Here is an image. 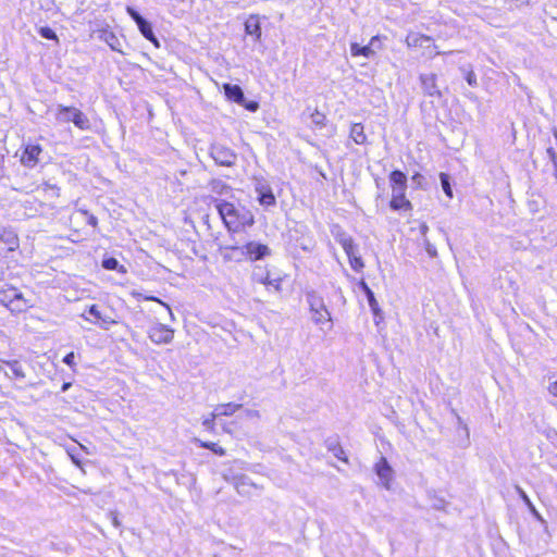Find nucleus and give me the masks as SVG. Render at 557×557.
Masks as SVG:
<instances>
[{"instance_id":"obj_1","label":"nucleus","mask_w":557,"mask_h":557,"mask_svg":"<svg viewBox=\"0 0 557 557\" xmlns=\"http://www.w3.org/2000/svg\"><path fill=\"white\" fill-rule=\"evenodd\" d=\"M214 206L231 232H236L243 226L253 224V215L240 205H235L224 199H214Z\"/></svg>"},{"instance_id":"obj_2","label":"nucleus","mask_w":557,"mask_h":557,"mask_svg":"<svg viewBox=\"0 0 557 557\" xmlns=\"http://www.w3.org/2000/svg\"><path fill=\"white\" fill-rule=\"evenodd\" d=\"M306 301L309 306L312 322L321 330L324 325H327L330 330L332 327V315L323 297L315 290H309L306 293Z\"/></svg>"},{"instance_id":"obj_3","label":"nucleus","mask_w":557,"mask_h":557,"mask_svg":"<svg viewBox=\"0 0 557 557\" xmlns=\"http://www.w3.org/2000/svg\"><path fill=\"white\" fill-rule=\"evenodd\" d=\"M55 120L60 123L72 122L77 128L87 131L90 128V121L87 115L75 107L58 104L55 108Z\"/></svg>"},{"instance_id":"obj_4","label":"nucleus","mask_w":557,"mask_h":557,"mask_svg":"<svg viewBox=\"0 0 557 557\" xmlns=\"http://www.w3.org/2000/svg\"><path fill=\"white\" fill-rule=\"evenodd\" d=\"M0 304L11 312H23L28 308L27 300L23 294L13 286L0 289Z\"/></svg>"},{"instance_id":"obj_5","label":"nucleus","mask_w":557,"mask_h":557,"mask_svg":"<svg viewBox=\"0 0 557 557\" xmlns=\"http://www.w3.org/2000/svg\"><path fill=\"white\" fill-rule=\"evenodd\" d=\"M223 90L227 100L233 101L239 106H243L246 110L250 112H256L259 109V103L257 101L246 100L244 91L239 85H232L225 83L223 84Z\"/></svg>"},{"instance_id":"obj_6","label":"nucleus","mask_w":557,"mask_h":557,"mask_svg":"<svg viewBox=\"0 0 557 557\" xmlns=\"http://www.w3.org/2000/svg\"><path fill=\"white\" fill-rule=\"evenodd\" d=\"M253 187L260 206L264 208L276 206V197L274 196L272 187L267 180L262 177H255Z\"/></svg>"},{"instance_id":"obj_7","label":"nucleus","mask_w":557,"mask_h":557,"mask_svg":"<svg viewBox=\"0 0 557 557\" xmlns=\"http://www.w3.org/2000/svg\"><path fill=\"white\" fill-rule=\"evenodd\" d=\"M210 156L218 165L231 168L237 161V154L228 147L214 143L210 146Z\"/></svg>"},{"instance_id":"obj_8","label":"nucleus","mask_w":557,"mask_h":557,"mask_svg":"<svg viewBox=\"0 0 557 557\" xmlns=\"http://www.w3.org/2000/svg\"><path fill=\"white\" fill-rule=\"evenodd\" d=\"M219 251L225 262H242L247 259L245 245H224L219 248Z\"/></svg>"},{"instance_id":"obj_9","label":"nucleus","mask_w":557,"mask_h":557,"mask_svg":"<svg viewBox=\"0 0 557 557\" xmlns=\"http://www.w3.org/2000/svg\"><path fill=\"white\" fill-rule=\"evenodd\" d=\"M173 330L164 324L158 323L148 331L149 338L154 344H169L173 339Z\"/></svg>"},{"instance_id":"obj_10","label":"nucleus","mask_w":557,"mask_h":557,"mask_svg":"<svg viewBox=\"0 0 557 557\" xmlns=\"http://www.w3.org/2000/svg\"><path fill=\"white\" fill-rule=\"evenodd\" d=\"M42 152V148L38 144H27L24 147V151L21 157V163L29 169L35 168L39 161V156Z\"/></svg>"},{"instance_id":"obj_11","label":"nucleus","mask_w":557,"mask_h":557,"mask_svg":"<svg viewBox=\"0 0 557 557\" xmlns=\"http://www.w3.org/2000/svg\"><path fill=\"white\" fill-rule=\"evenodd\" d=\"M406 189H392V199L389 202L391 209L398 211V210H411L412 205L411 202L406 198Z\"/></svg>"},{"instance_id":"obj_12","label":"nucleus","mask_w":557,"mask_h":557,"mask_svg":"<svg viewBox=\"0 0 557 557\" xmlns=\"http://www.w3.org/2000/svg\"><path fill=\"white\" fill-rule=\"evenodd\" d=\"M421 87L423 92L429 97H437L442 96L441 90L436 85V75L435 74H421L420 75Z\"/></svg>"},{"instance_id":"obj_13","label":"nucleus","mask_w":557,"mask_h":557,"mask_svg":"<svg viewBox=\"0 0 557 557\" xmlns=\"http://www.w3.org/2000/svg\"><path fill=\"white\" fill-rule=\"evenodd\" d=\"M0 245L7 251H14L18 248V237L11 228L0 226Z\"/></svg>"},{"instance_id":"obj_14","label":"nucleus","mask_w":557,"mask_h":557,"mask_svg":"<svg viewBox=\"0 0 557 557\" xmlns=\"http://www.w3.org/2000/svg\"><path fill=\"white\" fill-rule=\"evenodd\" d=\"M375 472L384 487L388 490L392 481L393 470L384 457H382L375 465Z\"/></svg>"},{"instance_id":"obj_15","label":"nucleus","mask_w":557,"mask_h":557,"mask_svg":"<svg viewBox=\"0 0 557 557\" xmlns=\"http://www.w3.org/2000/svg\"><path fill=\"white\" fill-rule=\"evenodd\" d=\"M247 249V259L260 260L270 255V249L267 245L249 242L245 244Z\"/></svg>"},{"instance_id":"obj_16","label":"nucleus","mask_w":557,"mask_h":557,"mask_svg":"<svg viewBox=\"0 0 557 557\" xmlns=\"http://www.w3.org/2000/svg\"><path fill=\"white\" fill-rule=\"evenodd\" d=\"M406 44L409 48L426 47L432 45V38L419 33H409L406 37Z\"/></svg>"},{"instance_id":"obj_17","label":"nucleus","mask_w":557,"mask_h":557,"mask_svg":"<svg viewBox=\"0 0 557 557\" xmlns=\"http://www.w3.org/2000/svg\"><path fill=\"white\" fill-rule=\"evenodd\" d=\"M8 368L10 369V372L4 371L5 377L16 380L25 379L26 374L24 372L22 363L18 360H9Z\"/></svg>"},{"instance_id":"obj_18","label":"nucleus","mask_w":557,"mask_h":557,"mask_svg":"<svg viewBox=\"0 0 557 557\" xmlns=\"http://www.w3.org/2000/svg\"><path fill=\"white\" fill-rule=\"evenodd\" d=\"M392 189H407V176L404 172L395 170L389 175Z\"/></svg>"},{"instance_id":"obj_19","label":"nucleus","mask_w":557,"mask_h":557,"mask_svg":"<svg viewBox=\"0 0 557 557\" xmlns=\"http://www.w3.org/2000/svg\"><path fill=\"white\" fill-rule=\"evenodd\" d=\"M349 136L357 145H364L367 143V135L361 123L351 125Z\"/></svg>"},{"instance_id":"obj_20","label":"nucleus","mask_w":557,"mask_h":557,"mask_svg":"<svg viewBox=\"0 0 557 557\" xmlns=\"http://www.w3.org/2000/svg\"><path fill=\"white\" fill-rule=\"evenodd\" d=\"M245 30L248 35L255 36L257 39L261 36V26L257 16H249L245 22Z\"/></svg>"},{"instance_id":"obj_21","label":"nucleus","mask_w":557,"mask_h":557,"mask_svg":"<svg viewBox=\"0 0 557 557\" xmlns=\"http://www.w3.org/2000/svg\"><path fill=\"white\" fill-rule=\"evenodd\" d=\"M240 408H242L240 404H234V403L218 405L214 408V416H218V417L233 416Z\"/></svg>"},{"instance_id":"obj_22","label":"nucleus","mask_w":557,"mask_h":557,"mask_svg":"<svg viewBox=\"0 0 557 557\" xmlns=\"http://www.w3.org/2000/svg\"><path fill=\"white\" fill-rule=\"evenodd\" d=\"M137 26H138L139 32L141 33V35L147 40L152 42L156 47L160 46L159 40L157 39V37L153 34L152 26L147 20L143 21Z\"/></svg>"},{"instance_id":"obj_23","label":"nucleus","mask_w":557,"mask_h":557,"mask_svg":"<svg viewBox=\"0 0 557 557\" xmlns=\"http://www.w3.org/2000/svg\"><path fill=\"white\" fill-rule=\"evenodd\" d=\"M253 280L263 285L272 286L277 292L281 289V280L280 278H271L269 273H267V274L253 273Z\"/></svg>"},{"instance_id":"obj_24","label":"nucleus","mask_w":557,"mask_h":557,"mask_svg":"<svg viewBox=\"0 0 557 557\" xmlns=\"http://www.w3.org/2000/svg\"><path fill=\"white\" fill-rule=\"evenodd\" d=\"M516 492L517 494L519 495V497L522 499V502L525 504V506L528 507V509L530 510V512L540 521H543V518L542 516L540 515V512L536 510L535 506L533 505V503L531 502L530 497L528 496V494L524 492L523 488H521L520 486H516Z\"/></svg>"},{"instance_id":"obj_25","label":"nucleus","mask_w":557,"mask_h":557,"mask_svg":"<svg viewBox=\"0 0 557 557\" xmlns=\"http://www.w3.org/2000/svg\"><path fill=\"white\" fill-rule=\"evenodd\" d=\"M102 315L103 313L99 310V307L91 305L81 317L92 324H97Z\"/></svg>"},{"instance_id":"obj_26","label":"nucleus","mask_w":557,"mask_h":557,"mask_svg":"<svg viewBox=\"0 0 557 557\" xmlns=\"http://www.w3.org/2000/svg\"><path fill=\"white\" fill-rule=\"evenodd\" d=\"M336 239L339 243V245L343 247V249L347 256L351 255L355 251H358L357 246L350 236L343 233V234H339L336 237Z\"/></svg>"},{"instance_id":"obj_27","label":"nucleus","mask_w":557,"mask_h":557,"mask_svg":"<svg viewBox=\"0 0 557 557\" xmlns=\"http://www.w3.org/2000/svg\"><path fill=\"white\" fill-rule=\"evenodd\" d=\"M101 38L110 46L114 51H121L120 39L112 32H103Z\"/></svg>"},{"instance_id":"obj_28","label":"nucleus","mask_w":557,"mask_h":557,"mask_svg":"<svg viewBox=\"0 0 557 557\" xmlns=\"http://www.w3.org/2000/svg\"><path fill=\"white\" fill-rule=\"evenodd\" d=\"M102 267L106 269V270H116L121 273H125L126 270L123 265L120 264V262L117 261V259L113 258V257H109V258H104L102 260Z\"/></svg>"},{"instance_id":"obj_29","label":"nucleus","mask_w":557,"mask_h":557,"mask_svg":"<svg viewBox=\"0 0 557 557\" xmlns=\"http://www.w3.org/2000/svg\"><path fill=\"white\" fill-rule=\"evenodd\" d=\"M440 181L443 188V191L448 198H453V188L450 185V177L446 173H440Z\"/></svg>"},{"instance_id":"obj_30","label":"nucleus","mask_w":557,"mask_h":557,"mask_svg":"<svg viewBox=\"0 0 557 557\" xmlns=\"http://www.w3.org/2000/svg\"><path fill=\"white\" fill-rule=\"evenodd\" d=\"M357 252L358 251H355L351 255H348L347 257L349 259V263L352 270H355L356 272H360L363 269L364 263L361 257L357 255Z\"/></svg>"},{"instance_id":"obj_31","label":"nucleus","mask_w":557,"mask_h":557,"mask_svg":"<svg viewBox=\"0 0 557 557\" xmlns=\"http://www.w3.org/2000/svg\"><path fill=\"white\" fill-rule=\"evenodd\" d=\"M211 188H212V191L220 194V195H222L224 193L227 194L231 191V188L221 181H212Z\"/></svg>"},{"instance_id":"obj_32","label":"nucleus","mask_w":557,"mask_h":557,"mask_svg":"<svg viewBox=\"0 0 557 557\" xmlns=\"http://www.w3.org/2000/svg\"><path fill=\"white\" fill-rule=\"evenodd\" d=\"M39 35L45 39L58 41V36L53 29L48 26H42L38 29Z\"/></svg>"},{"instance_id":"obj_33","label":"nucleus","mask_w":557,"mask_h":557,"mask_svg":"<svg viewBox=\"0 0 557 557\" xmlns=\"http://www.w3.org/2000/svg\"><path fill=\"white\" fill-rule=\"evenodd\" d=\"M201 447L210 449L211 451H213L215 455H219V456H224L225 455V449L222 448L221 446H219L216 443L202 442L201 443Z\"/></svg>"},{"instance_id":"obj_34","label":"nucleus","mask_w":557,"mask_h":557,"mask_svg":"<svg viewBox=\"0 0 557 557\" xmlns=\"http://www.w3.org/2000/svg\"><path fill=\"white\" fill-rule=\"evenodd\" d=\"M114 324H116L115 320H113L110 315L103 314L96 325L102 330L108 331Z\"/></svg>"},{"instance_id":"obj_35","label":"nucleus","mask_w":557,"mask_h":557,"mask_svg":"<svg viewBox=\"0 0 557 557\" xmlns=\"http://www.w3.org/2000/svg\"><path fill=\"white\" fill-rule=\"evenodd\" d=\"M366 297L368 299V304L372 310V312L376 315L379 314L380 312V308H379V304L374 297V293L372 290H370L369 293L366 294Z\"/></svg>"},{"instance_id":"obj_36","label":"nucleus","mask_w":557,"mask_h":557,"mask_svg":"<svg viewBox=\"0 0 557 557\" xmlns=\"http://www.w3.org/2000/svg\"><path fill=\"white\" fill-rule=\"evenodd\" d=\"M219 418L218 416H214V410L212 411V413L205 418L203 421H202V425L205 426L206 430L212 432L214 430V420Z\"/></svg>"},{"instance_id":"obj_37","label":"nucleus","mask_w":557,"mask_h":557,"mask_svg":"<svg viewBox=\"0 0 557 557\" xmlns=\"http://www.w3.org/2000/svg\"><path fill=\"white\" fill-rule=\"evenodd\" d=\"M371 49L374 51V53L377 51V50H381L382 49V38L377 35V36H373L369 44H368Z\"/></svg>"},{"instance_id":"obj_38","label":"nucleus","mask_w":557,"mask_h":557,"mask_svg":"<svg viewBox=\"0 0 557 557\" xmlns=\"http://www.w3.org/2000/svg\"><path fill=\"white\" fill-rule=\"evenodd\" d=\"M127 13L128 15L133 18V21L138 25L139 23H141L143 21H145V18L132 7H127Z\"/></svg>"},{"instance_id":"obj_39","label":"nucleus","mask_w":557,"mask_h":557,"mask_svg":"<svg viewBox=\"0 0 557 557\" xmlns=\"http://www.w3.org/2000/svg\"><path fill=\"white\" fill-rule=\"evenodd\" d=\"M546 153H547L549 160L552 161V163L554 165V173L557 176V154H556V151L554 150V148L549 147V148H547Z\"/></svg>"},{"instance_id":"obj_40","label":"nucleus","mask_w":557,"mask_h":557,"mask_svg":"<svg viewBox=\"0 0 557 557\" xmlns=\"http://www.w3.org/2000/svg\"><path fill=\"white\" fill-rule=\"evenodd\" d=\"M330 449H331V450H333V455H334L337 459L346 461L345 453H344V450H343V448H342V447H339V446L331 447V446H330Z\"/></svg>"},{"instance_id":"obj_41","label":"nucleus","mask_w":557,"mask_h":557,"mask_svg":"<svg viewBox=\"0 0 557 557\" xmlns=\"http://www.w3.org/2000/svg\"><path fill=\"white\" fill-rule=\"evenodd\" d=\"M548 392L555 398L553 404L557 406V381L549 384Z\"/></svg>"},{"instance_id":"obj_42","label":"nucleus","mask_w":557,"mask_h":557,"mask_svg":"<svg viewBox=\"0 0 557 557\" xmlns=\"http://www.w3.org/2000/svg\"><path fill=\"white\" fill-rule=\"evenodd\" d=\"M63 362L69 367L73 368L75 364V354L73 351L69 352L64 358Z\"/></svg>"},{"instance_id":"obj_43","label":"nucleus","mask_w":557,"mask_h":557,"mask_svg":"<svg viewBox=\"0 0 557 557\" xmlns=\"http://www.w3.org/2000/svg\"><path fill=\"white\" fill-rule=\"evenodd\" d=\"M361 49H362V47H361V46H359L357 42H352V44L350 45V53H351V55H352V57H359V55H361Z\"/></svg>"},{"instance_id":"obj_44","label":"nucleus","mask_w":557,"mask_h":557,"mask_svg":"<svg viewBox=\"0 0 557 557\" xmlns=\"http://www.w3.org/2000/svg\"><path fill=\"white\" fill-rule=\"evenodd\" d=\"M375 53L374 51L371 49V47L369 45L367 46H362V49H361V55L364 57V58H371L373 57Z\"/></svg>"},{"instance_id":"obj_45","label":"nucleus","mask_w":557,"mask_h":557,"mask_svg":"<svg viewBox=\"0 0 557 557\" xmlns=\"http://www.w3.org/2000/svg\"><path fill=\"white\" fill-rule=\"evenodd\" d=\"M466 81L470 86H476V76L472 71L468 72Z\"/></svg>"},{"instance_id":"obj_46","label":"nucleus","mask_w":557,"mask_h":557,"mask_svg":"<svg viewBox=\"0 0 557 557\" xmlns=\"http://www.w3.org/2000/svg\"><path fill=\"white\" fill-rule=\"evenodd\" d=\"M411 180L412 183H414L417 186H421L424 181V177L420 173H416L414 175H412Z\"/></svg>"},{"instance_id":"obj_47","label":"nucleus","mask_w":557,"mask_h":557,"mask_svg":"<svg viewBox=\"0 0 557 557\" xmlns=\"http://www.w3.org/2000/svg\"><path fill=\"white\" fill-rule=\"evenodd\" d=\"M324 115L320 114L319 112H315L312 114V121L315 124H323Z\"/></svg>"},{"instance_id":"obj_48","label":"nucleus","mask_w":557,"mask_h":557,"mask_svg":"<svg viewBox=\"0 0 557 557\" xmlns=\"http://www.w3.org/2000/svg\"><path fill=\"white\" fill-rule=\"evenodd\" d=\"M425 249H426V252L429 253L430 257H435L436 256V248L432 244L426 243Z\"/></svg>"},{"instance_id":"obj_49","label":"nucleus","mask_w":557,"mask_h":557,"mask_svg":"<svg viewBox=\"0 0 557 557\" xmlns=\"http://www.w3.org/2000/svg\"><path fill=\"white\" fill-rule=\"evenodd\" d=\"M359 287L364 293V295L372 290L363 280L359 282Z\"/></svg>"},{"instance_id":"obj_50","label":"nucleus","mask_w":557,"mask_h":557,"mask_svg":"<svg viewBox=\"0 0 557 557\" xmlns=\"http://www.w3.org/2000/svg\"><path fill=\"white\" fill-rule=\"evenodd\" d=\"M246 417L247 418H258L259 417V412L257 410H246Z\"/></svg>"},{"instance_id":"obj_51","label":"nucleus","mask_w":557,"mask_h":557,"mask_svg":"<svg viewBox=\"0 0 557 557\" xmlns=\"http://www.w3.org/2000/svg\"><path fill=\"white\" fill-rule=\"evenodd\" d=\"M8 361L9 360H3V359H0V372H3L4 373V366L8 367Z\"/></svg>"},{"instance_id":"obj_52","label":"nucleus","mask_w":557,"mask_h":557,"mask_svg":"<svg viewBox=\"0 0 557 557\" xmlns=\"http://www.w3.org/2000/svg\"><path fill=\"white\" fill-rule=\"evenodd\" d=\"M88 223L92 226H96L97 225V218L94 216V215H90L89 219H88Z\"/></svg>"},{"instance_id":"obj_53","label":"nucleus","mask_w":557,"mask_h":557,"mask_svg":"<svg viewBox=\"0 0 557 557\" xmlns=\"http://www.w3.org/2000/svg\"><path fill=\"white\" fill-rule=\"evenodd\" d=\"M70 386V383H64L62 386V391L65 392Z\"/></svg>"},{"instance_id":"obj_54","label":"nucleus","mask_w":557,"mask_h":557,"mask_svg":"<svg viewBox=\"0 0 557 557\" xmlns=\"http://www.w3.org/2000/svg\"><path fill=\"white\" fill-rule=\"evenodd\" d=\"M426 231H428V226L426 225H422L421 226V232L424 234Z\"/></svg>"},{"instance_id":"obj_55","label":"nucleus","mask_w":557,"mask_h":557,"mask_svg":"<svg viewBox=\"0 0 557 557\" xmlns=\"http://www.w3.org/2000/svg\"><path fill=\"white\" fill-rule=\"evenodd\" d=\"M223 429H224V431H225V432H231V431L227 429V426H226V425H224V426H223Z\"/></svg>"}]
</instances>
